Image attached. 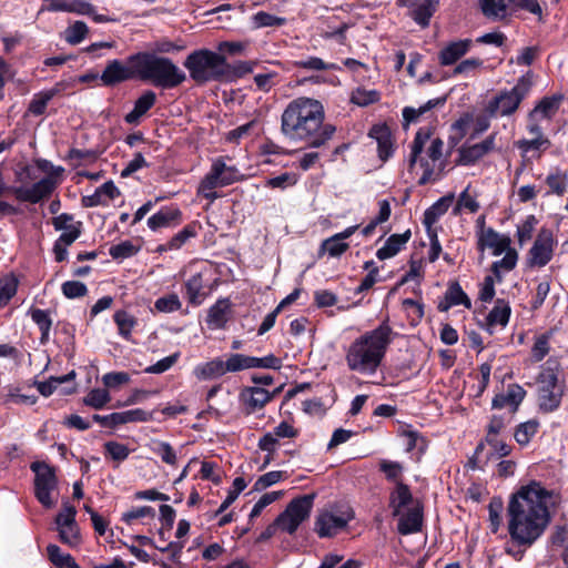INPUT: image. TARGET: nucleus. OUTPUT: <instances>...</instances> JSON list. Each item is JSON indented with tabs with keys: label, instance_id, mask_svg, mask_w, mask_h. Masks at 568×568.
I'll return each instance as SVG.
<instances>
[{
	"label": "nucleus",
	"instance_id": "nucleus-1",
	"mask_svg": "<svg viewBox=\"0 0 568 568\" xmlns=\"http://www.w3.org/2000/svg\"><path fill=\"white\" fill-rule=\"evenodd\" d=\"M554 493L540 483L531 481L511 496L508 504V532L518 546L530 547L550 523L549 504Z\"/></svg>",
	"mask_w": 568,
	"mask_h": 568
},
{
	"label": "nucleus",
	"instance_id": "nucleus-2",
	"mask_svg": "<svg viewBox=\"0 0 568 568\" xmlns=\"http://www.w3.org/2000/svg\"><path fill=\"white\" fill-rule=\"evenodd\" d=\"M281 132L307 148H324L335 135L336 126L325 122V109L321 101L300 97L292 100L281 116Z\"/></svg>",
	"mask_w": 568,
	"mask_h": 568
},
{
	"label": "nucleus",
	"instance_id": "nucleus-3",
	"mask_svg": "<svg viewBox=\"0 0 568 568\" xmlns=\"http://www.w3.org/2000/svg\"><path fill=\"white\" fill-rule=\"evenodd\" d=\"M396 335L387 320L364 333L346 351L347 367L364 375L375 374Z\"/></svg>",
	"mask_w": 568,
	"mask_h": 568
},
{
	"label": "nucleus",
	"instance_id": "nucleus-4",
	"mask_svg": "<svg viewBox=\"0 0 568 568\" xmlns=\"http://www.w3.org/2000/svg\"><path fill=\"white\" fill-rule=\"evenodd\" d=\"M138 79L151 82L162 89H173L182 84L185 73L169 58L142 51L135 53Z\"/></svg>",
	"mask_w": 568,
	"mask_h": 568
},
{
	"label": "nucleus",
	"instance_id": "nucleus-5",
	"mask_svg": "<svg viewBox=\"0 0 568 568\" xmlns=\"http://www.w3.org/2000/svg\"><path fill=\"white\" fill-rule=\"evenodd\" d=\"M190 78L197 84L230 80V63L223 54L209 49L191 52L183 62Z\"/></svg>",
	"mask_w": 568,
	"mask_h": 568
},
{
	"label": "nucleus",
	"instance_id": "nucleus-6",
	"mask_svg": "<svg viewBox=\"0 0 568 568\" xmlns=\"http://www.w3.org/2000/svg\"><path fill=\"white\" fill-rule=\"evenodd\" d=\"M530 88V78L528 75L520 77L515 87L510 90H501L488 102L485 109L487 114L491 118L511 115L527 97Z\"/></svg>",
	"mask_w": 568,
	"mask_h": 568
},
{
	"label": "nucleus",
	"instance_id": "nucleus-7",
	"mask_svg": "<svg viewBox=\"0 0 568 568\" xmlns=\"http://www.w3.org/2000/svg\"><path fill=\"white\" fill-rule=\"evenodd\" d=\"M63 171V168H58L54 172L31 185L14 186L11 189L12 194L17 201L30 204H38L50 200L61 183Z\"/></svg>",
	"mask_w": 568,
	"mask_h": 568
},
{
	"label": "nucleus",
	"instance_id": "nucleus-8",
	"mask_svg": "<svg viewBox=\"0 0 568 568\" xmlns=\"http://www.w3.org/2000/svg\"><path fill=\"white\" fill-rule=\"evenodd\" d=\"M315 495H303L291 500L284 511L276 518L280 529L292 535L310 517Z\"/></svg>",
	"mask_w": 568,
	"mask_h": 568
},
{
	"label": "nucleus",
	"instance_id": "nucleus-9",
	"mask_svg": "<svg viewBox=\"0 0 568 568\" xmlns=\"http://www.w3.org/2000/svg\"><path fill=\"white\" fill-rule=\"evenodd\" d=\"M30 468L36 474L34 491L37 499L42 506L51 508L53 506L51 491L55 489L58 484L54 468L44 462H33Z\"/></svg>",
	"mask_w": 568,
	"mask_h": 568
},
{
	"label": "nucleus",
	"instance_id": "nucleus-10",
	"mask_svg": "<svg viewBox=\"0 0 568 568\" xmlns=\"http://www.w3.org/2000/svg\"><path fill=\"white\" fill-rule=\"evenodd\" d=\"M77 509L69 501H63L62 509L54 518L59 539L69 547H77L81 542L80 528L75 521Z\"/></svg>",
	"mask_w": 568,
	"mask_h": 568
},
{
	"label": "nucleus",
	"instance_id": "nucleus-11",
	"mask_svg": "<svg viewBox=\"0 0 568 568\" xmlns=\"http://www.w3.org/2000/svg\"><path fill=\"white\" fill-rule=\"evenodd\" d=\"M134 58L135 53L128 57L126 63L119 59L108 61L100 75L102 85L111 88L122 82L138 79L135 71L136 61Z\"/></svg>",
	"mask_w": 568,
	"mask_h": 568
},
{
	"label": "nucleus",
	"instance_id": "nucleus-12",
	"mask_svg": "<svg viewBox=\"0 0 568 568\" xmlns=\"http://www.w3.org/2000/svg\"><path fill=\"white\" fill-rule=\"evenodd\" d=\"M353 518L354 513L349 508L339 514L325 511L316 517L314 530L321 538L333 537L343 530Z\"/></svg>",
	"mask_w": 568,
	"mask_h": 568
},
{
	"label": "nucleus",
	"instance_id": "nucleus-13",
	"mask_svg": "<svg viewBox=\"0 0 568 568\" xmlns=\"http://www.w3.org/2000/svg\"><path fill=\"white\" fill-rule=\"evenodd\" d=\"M240 372L237 353L231 354L226 361L214 358L201 366H197L195 373L199 378L212 379L223 376L226 373Z\"/></svg>",
	"mask_w": 568,
	"mask_h": 568
},
{
	"label": "nucleus",
	"instance_id": "nucleus-14",
	"mask_svg": "<svg viewBox=\"0 0 568 568\" xmlns=\"http://www.w3.org/2000/svg\"><path fill=\"white\" fill-rule=\"evenodd\" d=\"M554 240L550 232L542 230L536 237L529 251V263L531 266L542 267L552 257Z\"/></svg>",
	"mask_w": 568,
	"mask_h": 568
},
{
	"label": "nucleus",
	"instance_id": "nucleus-15",
	"mask_svg": "<svg viewBox=\"0 0 568 568\" xmlns=\"http://www.w3.org/2000/svg\"><path fill=\"white\" fill-rule=\"evenodd\" d=\"M495 139H496V134L493 133V134L488 135L480 143L460 146L458 150V153H459L458 163L463 164V165L475 164L478 160H480L486 154H488L490 151H493V149L495 146Z\"/></svg>",
	"mask_w": 568,
	"mask_h": 568
},
{
	"label": "nucleus",
	"instance_id": "nucleus-16",
	"mask_svg": "<svg viewBox=\"0 0 568 568\" xmlns=\"http://www.w3.org/2000/svg\"><path fill=\"white\" fill-rule=\"evenodd\" d=\"M368 136L377 142L378 156L382 161H387L394 152V142L392 131L387 124H375L369 129Z\"/></svg>",
	"mask_w": 568,
	"mask_h": 568
},
{
	"label": "nucleus",
	"instance_id": "nucleus-17",
	"mask_svg": "<svg viewBox=\"0 0 568 568\" xmlns=\"http://www.w3.org/2000/svg\"><path fill=\"white\" fill-rule=\"evenodd\" d=\"M277 392L270 393L262 387L248 386L242 389L240 398L246 405L248 413H254L264 408Z\"/></svg>",
	"mask_w": 568,
	"mask_h": 568
},
{
	"label": "nucleus",
	"instance_id": "nucleus-18",
	"mask_svg": "<svg viewBox=\"0 0 568 568\" xmlns=\"http://www.w3.org/2000/svg\"><path fill=\"white\" fill-rule=\"evenodd\" d=\"M52 225L57 231H62L57 240L64 245H71L81 235V222H74L73 215H55Z\"/></svg>",
	"mask_w": 568,
	"mask_h": 568
},
{
	"label": "nucleus",
	"instance_id": "nucleus-19",
	"mask_svg": "<svg viewBox=\"0 0 568 568\" xmlns=\"http://www.w3.org/2000/svg\"><path fill=\"white\" fill-rule=\"evenodd\" d=\"M398 517L397 530L400 535L418 532L423 526V506L416 501L413 507Z\"/></svg>",
	"mask_w": 568,
	"mask_h": 568
},
{
	"label": "nucleus",
	"instance_id": "nucleus-20",
	"mask_svg": "<svg viewBox=\"0 0 568 568\" xmlns=\"http://www.w3.org/2000/svg\"><path fill=\"white\" fill-rule=\"evenodd\" d=\"M471 44L470 39L449 42L438 53L439 64L443 67L453 65L469 51Z\"/></svg>",
	"mask_w": 568,
	"mask_h": 568
},
{
	"label": "nucleus",
	"instance_id": "nucleus-21",
	"mask_svg": "<svg viewBox=\"0 0 568 568\" xmlns=\"http://www.w3.org/2000/svg\"><path fill=\"white\" fill-rule=\"evenodd\" d=\"M510 246V239L500 235L493 229L483 230L478 237V248L484 251L486 247L493 250V254L498 256Z\"/></svg>",
	"mask_w": 568,
	"mask_h": 568
},
{
	"label": "nucleus",
	"instance_id": "nucleus-22",
	"mask_svg": "<svg viewBox=\"0 0 568 568\" xmlns=\"http://www.w3.org/2000/svg\"><path fill=\"white\" fill-rule=\"evenodd\" d=\"M526 390L518 384H511L508 386L507 392L504 394H497L491 402L494 409H501L506 406L511 407V412L515 413L518 406L524 400Z\"/></svg>",
	"mask_w": 568,
	"mask_h": 568
},
{
	"label": "nucleus",
	"instance_id": "nucleus-23",
	"mask_svg": "<svg viewBox=\"0 0 568 568\" xmlns=\"http://www.w3.org/2000/svg\"><path fill=\"white\" fill-rule=\"evenodd\" d=\"M358 229L357 225H353L339 232L322 242L321 251L327 252L332 257H339L345 253L349 245L345 242L354 232Z\"/></svg>",
	"mask_w": 568,
	"mask_h": 568
},
{
	"label": "nucleus",
	"instance_id": "nucleus-24",
	"mask_svg": "<svg viewBox=\"0 0 568 568\" xmlns=\"http://www.w3.org/2000/svg\"><path fill=\"white\" fill-rule=\"evenodd\" d=\"M414 503V498L408 485L397 481L394 489L389 494V508L392 515L398 517L403 509Z\"/></svg>",
	"mask_w": 568,
	"mask_h": 568
},
{
	"label": "nucleus",
	"instance_id": "nucleus-25",
	"mask_svg": "<svg viewBox=\"0 0 568 568\" xmlns=\"http://www.w3.org/2000/svg\"><path fill=\"white\" fill-rule=\"evenodd\" d=\"M156 102V94L152 90L144 91L134 102L132 111L124 116L129 124L139 123L140 119L151 110Z\"/></svg>",
	"mask_w": 568,
	"mask_h": 568
},
{
	"label": "nucleus",
	"instance_id": "nucleus-26",
	"mask_svg": "<svg viewBox=\"0 0 568 568\" xmlns=\"http://www.w3.org/2000/svg\"><path fill=\"white\" fill-rule=\"evenodd\" d=\"M237 359L240 371L248 368L281 369L282 367V359L273 354H268L264 357H254L237 353Z\"/></svg>",
	"mask_w": 568,
	"mask_h": 568
},
{
	"label": "nucleus",
	"instance_id": "nucleus-27",
	"mask_svg": "<svg viewBox=\"0 0 568 568\" xmlns=\"http://www.w3.org/2000/svg\"><path fill=\"white\" fill-rule=\"evenodd\" d=\"M410 235V230H406L402 234H392L386 240L384 246L377 250V258L384 261L395 256L402 250V247L409 241Z\"/></svg>",
	"mask_w": 568,
	"mask_h": 568
},
{
	"label": "nucleus",
	"instance_id": "nucleus-28",
	"mask_svg": "<svg viewBox=\"0 0 568 568\" xmlns=\"http://www.w3.org/2000/svg\"><path fill=\"white\" fill-rule=\"evenodd\" d=\"M511 314L510 305L507 301L498 298L495 302V306L486 316L487 329L493 334L491 328L496 325L505 327L508 324Z\"/></svg>",
	"mask_w": 568,
	"mask_h": 568
},
{
	"label": "nucleus",
	"instance_id": "nucleus-29",
	"mask_svg": "<svg viewBox=\"0 0 568 568\" xmlns=\"http://www.w3.org/2000/svg\"><path fill=\"white\" fill-rule=\"evenodd\" d=\"M219 172L220 171H217L213 162L210 171L204 175V178L200 182L197 189L199 196H202L207 200H213L219 196L216 189L224 186L220 183Z\"/></svg>",
	"mask_w": 568,
	"mask_h": 568
},
{
	"label": "nucleus",
	"instance_id": "nucleus-30",
	"mask_svg": "<svg viewBox=\"0 0 568 568\" xmlns=\"http://www.w3.org/2000/svg\"><path fill=\"white\" fill-rule=\"evenodd\" d=\"M119 195L120 192L115 184L112 181H108L103 183L101 186H99L93 195L84 196L83 202L88 206L106 204L108 202L113 201Z\"/></svg>",
	"mask_w": 568,
	"mask_h": 568
},
{
	"label": "nucleus",
	"instance_id": "nucleus-31",
	"mask_svg": "<svg viewBox=\"0 0 568 568\" xmlns=\"http://www.w3.org/2000/svg\"><path fill=\"white\" fill-rule=\"evenodd\" d=\"M438 0H424L419 4H415L410 11V18L422 28L429 26L430 19L436 12Z\"/></svg>",
	"mask_w": 568,
	"mask_h": 568
},
{
	"label": "nucleus",
	"instance_id": "nucleus-32",
	"mask_svg": "<svg viewBox=\"0 0 568 568\" xmlns=\"http://www.w3.org/2000/svg\"><path fill=\"white\" fill-rule=\"evenodd\" d=\"M231 304L227 300H219L210 307L206 323L210 328L216 329L225 326Z\"/></svg>",
	"mask_w": 568,
	"mask_h": 568
},
{
	"label": "nucleus",
	"instance_id": "nucleus-33",
	"mask_svg": "<svg viewBox=\"0 0 568 568\" xmlns=\"http://www.w3.org/2000/svg\"><path fill=\"white\" fill-rule=\"evenodd\" d=\"M446 303H440L438 310L440 312L448 311L452 306L464 305L466 308L471 307V302L458 283L449 286L445 295Z\"/></svg>",
	"mask_w": 568,
	"mask_h": 568
},
{
	"label": "nucleus",
	"instance_id": "nucleus-34",
	"mask_svg": "<svg viewBox=\"0 0 568 568\" xmlns=\"http://www.w3.org/2000/svg\"><path fill=\"white\" fill-rule=\"evenodd\" d=\"M199 226L196 223L187 224L179 233H176L168 243L160 245L159 251L179 250L191 237L197 234Z\"/></svg>",
	"mask_w": 568,
	"mask_h": 568
},
{
	"label": "nucleus",
	"instance_id": "nucleus-35",
	"mask_svg": "<svg viewBox=\"0 0 568 568\" xmlns=\"http://www.w3.org/2000/svg\"><path fill=\"white\" fill-rule=\"evenodd\" d=\"M508 4V0H479L483 14L494 20H500L506 17Z\"/></svg>",
	"mask_w": 568,
	"mask_h": 568
},
{
	"label": "nucleus",
	"instance_id": "nucleus-36",
	"mask_svg": "<svg viewBox=\"0 0 568 568\" xmlns=\"http://www.w3.org/2000/svg\"><path fill=\"white\" fill-rule=\"evenodd\" d=\"M560 99L557 97L542 98L529 113V120H534L538 114L544 119L550 120L559 108Z\"/></svg>",
	"mask_w": 568,
	"mask_h": 568
},
{
	"label": "nucleus",
	"instance_id": "nucleus-37",
	"mask_svg": "<svg viewBox=\"0 0 568 568\" xmlns=\"http://www.w3.org/2000/svg\"><path fill=\"white\" fill-rule=\"evenodd\" d=\"M539 422L537 419H529L516 426L514 438L520 446H527L531 438L537 434Z\"/></svg>",
	"mask_w": 568,
	"mask_h": 568
},
{
	"label": "nucleus",
	"instance_id": "nucleus-38",
	"mask_svg": "<svg viewBox=\"0 0 568 568\" xmlns=\"http://www.w3.org/2000/svg\"><path fill=\"white\" fill-rule=\"evenodd\" d=\"M562 390L539 389L538 404L544 413L556 410L561 403Z\"/></svg>",
	"mask_w": 568,
	"mask_h": 568
},
{
	"label": "nucleus",
	"instance_id": "nucleus-39",
	"mask_svg": "<svg viewBox=\"0 0 568 568\" xmlns=\"http://www.w3.org/2000/svg\"><path fill=\"white\" fill-rule=\"evenodd\" d=\"M213 162H214V165L217 169V171H220L219 178H220V183L222 185H224V186L231 185V184L237 182L242 178L240 171L234 165H227L225 163L224 158L220 156V158L215 159Z\"/></svg>",
	"mask_w": 568,
	"mask_h": 568
},
{
	"label": "nucleus",
	"instance_id": "nucleus-40",
	"mask_svg": "<svg viewBox=\"0 0 568 568\" xmlns=\"http://www.w3.org/2000/svg\"><path fill=\"white\" fill-rule=\"evenodd\" d=\"M47 554L49 560L58 568H80L70 554L62 552L60 547L54 544L47 547Z\"/></svg>",
	"mask_w": 568,
	"mask_h": 568
},
{
	"label": "nucleus",
	"instance_id": "nucleus-41",
	"mask_svg": "<svg viewBox=\"0 0 568 568\" xmlns=\"http://www.w3.org/2000/svg\"><path fill=\"white\" fill-rule=\"evenodd\" d=\"M58 92V89H51L34 94L33 99L29 103L28 111L37 116L42 115L47 110L48 103L57 95Z\"/></svg>",
	"mask_w": 568,
	"mask_h": 568
},
{
	"label": "nucleus",
	"instance_id": "nucleus-42",
	"mask_svg": "<svg viewBox=\"0 0 568 568\" xmlns=\"http://www.w3.org/2000/svg\"><path fill=\"white\" fill-rule=\"evenodd\" d=\"M480 209L476 193L467 186L458 196L453 213H460L464 210L475 213Z\"/></svg>",
	"mask_w": 568,
	"mask_h": 568
},
{
	"label": "nucleus",
	"instance_id": "nucleus-43",
	"mask_svg": "<svg viewBox=\"0 0 568 568\" xmlns=\"http://www.w3.org/2000/svg\"><path fill=\"white\" fill-rule=\"evenodd\" d=\"M432 130L429 128H420L412 143V152L409 158V169H413L417 162V158L424 150L426 142L430 139Z\"/></svg>",
	"mask_w": 568,
	"mask_h": 568
},
{
	"label": "nucleus",
	"instance_id": "nucleus-44",
	"mask_svg": "<svg viewBox=\"0 0 568 568\" xmlns=\"http://www.w3.org/2000/svg\"><path fill=\"white\" fill-rule=\"evenodd\" d=\"M517 258H518L517 252L509 246L505 251V256L501 260L493 263L491 272L499 282L501 281L500 270H504L507 272L514 270L517 264Z\"/></svg>",
	"mask_w": 568,
	"mask_h": 568
},
{
	"label": "nucleus",
	"instance_id": "nucleus-45",
	"mask_svg": "<svg viewBox=\"0 0 568 568\" xmlns=\"http://www.w3.org/2000/svg\"><path fill=\"white\" fill-rule=\"evenodd\" d=\"M113 320L118 326L119 334L129 341L131 331L136 325V318L125 311H118L114 313Z\"/></svg>",
	"mask_w": 568,
	"mask_h": 568
},
{
	"label": "nucleus",
	"instance_id": "nucleus-46",
	"mask_svg": "<svg viewBox=\"0 0 568 568\" xmlns=\"http://www.w3.org/2000/svg\"><path fill=\"white\" fill-rule=\"evenodd\" d=\"M75 378V372L71 371L67 375L59 376V377H50L45 382H39L37 384V388L39 393L45 397L53 394V392L63 383L71 382Z\"/></svg>",
	"mask_w": 568,
	"mask_h": 568
},
{
	"label": "nucleus",
	"instance_id": "nucleus-47",
	"mask_svg": "<svg viewBox=\"0 0 568 568\" xmlns=\"http://www.w3.org/2000/svg\"><path fill=\"white\" fill-rule=\"evenodd\" d=\"M381 100V93L376 90L357 88L352 92L351 102L358 106H367Z\"/></svg>",
	"mask_w": 568,
	"mask_h": 568
},
{
	"label": "nucleus",
	"instance_id": "nucleus-48",
	"mask_svg": "<svg viewBox=\"0 0 568 568\" xmlns=\"http://www.w3.org/2000/svg\"><path fill=\"white\" fill-rule=\"evenodd\" d=\"M203 288V280L201 274H195L191 276L185 282V291L189 298V302L194 305H199L202 303L201 291Z\"/></svg>",
	"mask_w": 568,
	"mask_h": 568
},
{
	"label": "nucleus",
	"instance_id": "nucleus-49",
	"mask_svg": "<svg viewBox=\"0 0 568 568\" xmlns=\"http://www.w3.org/2000/svg\"><path fill=\"white\" fill-rule=\"evenodd\" d=\"M546 184L552 193L561 196L567 191L568 176L565 172L557 170L546 178Z\"/></svg>",
	"mask_w": 568,
	"mask_h": 568
},
{
	"label": "nucleus",
	"instance_id": "nucleus-50",
	"mask_svg": "<svg viewBox=\"0 0 568 568\" xmlns=\"http://www.w3.org/2000/svg\"><path fill=\"white\" fill-rule=\"evenodd\" d=\"M379 470L384 473L385 477L389 481H394L395 485L397 481H402V475L404 467L398 462H392L388 459H382L378 464Z\"/></svg>",
	"mask_w": 568,
	"mask_h": 568
},
{
	"label": "nucleus",
	"instance_id": "nucleus-51",
	"mask_svg": "<svg viewBox=\"0 0 568 568\" xmlns=\"http://www.w3.org/2000/svg\"><path fill=\"white\" fill-rule=\"evenodd\" d=\"M485 440L493 449L491 454L487 457V460L485 462V464H487L488 460H490L491 458H495V457L501 458V457L509 456L513 452V447L510 445H508L507 443L498 439V437L486 436Z\"/></svg>",
	"mask_w": 568,
	"mask_h": 568
},
{
	"label": "nucleus",
	"instance_id": "nucleus-52",
	"mask_svg": "<svg viewBox=\"0 0 568 568\" xmlns=\"http://www.w3.org/2000/svg\"><path fill=\"white\" fill-rule=\"evenodd\" d=\"M182 303L175 293L159 297L154 303V308L161 313H172L179 311Z\"/></svg>",
	"mask_w": 568,
	"mask_h": 568
},
{
	"label": "nucleus",
	"instance_id": "nucleus-53",
	"mask_svg": "<svg viewBox=\"0 0 568 568\" xmlns=\"http://www.w3.org/2000/svg\"><path fill=\"white\" fill-rule=\"evenodd\" d=\"M104 452L105 456H109L111 459L118 463L124 462L130 455V449L128 446L114 440H110L104 444Z\"/></svg>",
	"mask_w": 568,
	"mask_h": 568
},
{
	"label": "nucleus",
	"instance_id": "nucleus-54",
	"mask_svg": "<svg viewBox=\"0 0 568 568\" xmlns=\"http://www.w3.org/2000/svg\"><path fill=\"white\" fill-rule=\"evenodd\" d=\"M111 400L109 392L104 388L92 389L84 398V404L95 409L103 408Z\"/></svg>",
	"mask_w": 568,
	"mask_h": 568
},
{
	"label": "nucleus",
	"instance_id": "nucleus-55",
	"mask_svg": "<svg viewBox=\"0 0 568 568\" xmlns=\"http://www.w3.org/2000/svg\"><path fill=\"white\" fill-rule=\"evenodd\" d=\"M246 483L243 477H236L233 480V488L229 491L226 498L220 505L216 510V515L224 513L239 497V495L245 489Z\"/></svg>",
	"mask_w": 568,
	"mask_h": 568
},
{
	"label": "nucleus",
	"instance_id": "nucleus-56",
	"mask_svg": "<svg viewBox=\"0 0 568 568\" xmlns=\"http://www.w3.org/2000/svg\"><path fill=\"white\" fill-rule=\"evenodd\" d=\"M50 10L52 11H77L81 14H88L91 16L94 12V7L84 1H78L73 6L68 4L67 2H53L50 7Z\"/></svg>",
	"mask_w": 568,
	"mask_h": 568
},
{
	"label": "nucleus",
	"instance_id": "nucleus-57",
	"mask_svg": "<svg viewBox=\"0 0 568 568\" xmlns=\"http://www.w3.org/2000/svg\"><path fill=\"white\" fill-rule=\"evenodd\" d=\"M253 21L256 28L282 27L286 24V18L277 17L266 11L255 13Z\"/></svg>",
	"mask_w": 568,
	"mask_h": 568
},
{
	"label": "nucleus",
	"instance_id": "nucleus-58",
	"mask_svg": "<svg viewBox=\"0 0 568 568\" xmlns=\"http://www.w3.org/2000/svg\"><path fill=\"white\" fill-rule=\"evenodd\" d=\"M18 280L14 276L0 280V307L8 304L17 293Z\"/></svg>",
	"mask_w": 568,
	"mask_h": 568
},
{
	"label": "nucleus",
	"instance_id": "nucleus-59",
	"mask_svg": "<svg viewBox=\"0 0 568 568\" xmlns=\"http://www.w3.org/2000/svg\"><path fill=\"white\" fill-rule=\"evenodd\" d=\"M293 65L297 69L315 70V71L337 69L335 64L326 63L321 58H317V57H310L305 60L294 61Z\"/></svg>",
	"mask_w": 568,
	"mask_h": 568
},
{
	"label": "nucleus",
	"instance_id": "nucleus-60",
	"mask_svg": "<svg viewBox=\"0 0 568 568\" xmlns=\"http://www.w3.org/2000/svg\"><path fill=\"white\" fill-rule=\"evenodd\" d=\"M139 247L134 246L130 241H123L116 245H112L109 250V254L114 260H124L135 255Z\"/></svg>",
	"mask_w": 568,
	"mask_h": 568
},
{
	"label": "nucleus",
	"instance_id": "nucleus-61",
	"mask_svg": "<svg viewBox=\"0 0 568 568\" xmlns=\"http://www.w3.org/2000/svg\"><path fill=\"white\" fill-rule=\"evenodd\" d=\"M89 32L88 26L83 21H75L65 31V40L70 44L80 43Z\"/></svg>",
	"mask_w": 568,
	"mask_h": 568
},
{
	"label": "nucleus",
	"instance_id": "nucleus-62",
	"mask_svg": "<svg viewBox=\"0 0 568 568\" xmlns=\"http://www.w3.org/2000/svg\"><path fill=\"white\" fill-rule=\"evenodd\" d=\"M61 291L67 298H79L88 294V287L80 281H67L62 284Z\"/></svg>",
	"mask_w": 568,
	"mask_h": 568
},
{
	"label": "nucleus",
	"instance_id": "nucleus-63",
	"mask_svg": "<svg viewBox=\"0 0 568 568\" xmlns=\"http://www.w3.org/2000/svg\"><path fill=\"white\" fill-rule=\"evenodd\" d=\"M517 148L524 153H528L531 150H546L550 146V141L546 136L534 138L531 140H519L516 142Z\"/></svg>",
	"mask_w": 568,
	"mask_h": 568
},
{
	"label": "nucleus",
	"instance_id": "nucleus-64",
	"mask_svg": "<svg viewBox=\"0 0 568 568\" xmlns=\"http://www.w3.org/2000/svg\"><path fill=\"white\" fill-rule=\"evenodd\" d=\"M120 425L136 422H149L152 419V414L141 408H134L125 412H119Z\"/></svg>",
	"mask_w": 568,
	"mask_h": 568
}]
</instances>
